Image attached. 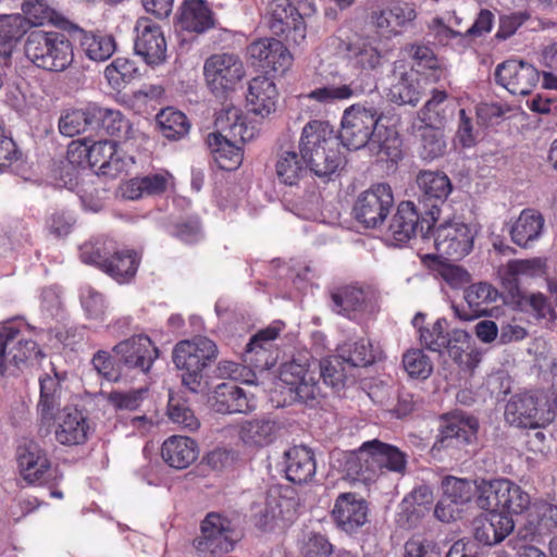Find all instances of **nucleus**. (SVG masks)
I'll list each match as a JSON object with an SVG mask.
<instances>
[{
    "mask_svg": "<svg viewBox=\"0 0 557 557\" xmlns=\"http://www.w3.org/2000/svg\"><path fill=\"white\" fill-rule=\"evenodd\" d=\"M286 479L295 484L310 482L317 471L314 453L307 446H293L284 453Z\"/></svg>",
    "mask_w": 557,
    "mask_h": 557,
    "instance_id": "obj_35",
    "label": "nucleus"
},
{
    "mask_svg": "<svg viewBox=\"0 0 557 557\" xmlns=\"http://www.w3.org/2000/svg\"><path fill=\"white\" fill-rule=\"evenodd\" d=\"M22 12L24 21L27 20L35 26L59 22V13L53 8L52 0H23Z\"/></svg>",
    "mask_w": 557,
    "mask_h": 557,
    "instance_id": "obj_53",
    "label": "nucleus"
},
{
    "mask_svg": "<svg viewBox=\"0 0 557 557\" xmlns=\"http://www.w3.org/2000/svg\"><path fill=\"white\" fill-rule=\"evenodd\" d=\"M169 233L186 244H194L202 238L201 227L198 219H189L173 224Z\"/></svg>",
    "mask_w": 557,
    "mask_h": 557,
    "instance_id": "obj_64",
    "label": "nucleus"
},
{
    "mask_svg": "<svg viewBox=\"0 0 557 557\" xmlns=\"http://www.w3.org/2000/svg\"><path fill=\"white\" fill-rule=\"evenodd\" d=\"M373 295L369 289L355 285L339 287L332 292V309L338 314L356 319L358 314L372 309Z\"/></svg>",
    "mask_w": 557,
    "mask_h": 557,
    "instance_id": "obj_33",
    "label": "nucleus"
},
{
    "mask_svg": "<svg viewBox=\"0 0 557 557\" xmlns=\"http://www.w3.org/2000/svg\"><path fill=\"white\" fill-rule=\"evenodd\" d=\"M301 10L285 0H272L267 7L265 22L270 32L290 46H301L307 37V24Z\"/></svg>",
    "mask_w": 557,
    "mask_h": 557,
    "instance_id": "obj_12",
    "label": "nucleus"
},
{
    "mask_svg": "<svg viewBox=\"0 0 557 557\" xmlns=\"http://www.w3.org/2000/svg\"><path fill=\"white\" fill-rule=\"evenodd\" d=\"M281 506L278 492L271 490L263 496L262 502L255 503L252 506L256 524L267 529L282 513Z\"/></svg>",
    "mask_w": 557,
    "mask_h": 557,
    "instance_id": "obj_55",
    "label": "nucleus"
},
{
    "mask_svg": "<svg viewBox=\"0 0 557 557\" xmlns=\"http://www.w3.org/2000/svg\"><path fill=\"white\" fill-rule=\"evenodd\" d=\"M544 273V263L539 258L510 260L506 267L505 280L517 285L520 280L540 276Z\"/></svg>",
    "mask_w": 557,
    "mask_h": 557,
    "instance_id": "obj_54",
    "label": "nucleus"
},
{
    "mask_svg": "<svg viewBox=\"0 0 557 557\" xmlns=\"http://www.w3.org/2000/svg\"><path fill=\"white\" fill-rule=\"evenodd\" d=\"M97 124L100 122L102 129L108 136L117 139H129L131 124L127 119L117 110L96 107Z\"/></svg>",
    "mask_w": 557,
    "mask_h": 557,
    "instance_id": "obj_52",
    "label": "nucleus"
},
{
    "mask_svg": "<svg viewBox=\"0 0 557 557\" xmlns=\"http://www.w3.org/2000/svg\"><path fill=\"white\" fill-rule=\"evenodd\" d=\"M168 413L173 423L188 431H195L200 425L193 410L185 403L175 400L174 398H170L169 400Z\"/></svg>",
    "mask_w": 557,
    "mask_h": 557,
    "instance_id": "obj_60",
    "label": "nucleus"
},
{
    "mask_svg": "<svg viewBox=\"0 0 557 557\" xmlns=\"http://www.w3.org/2000/svg\"><path fill=\"white\" fill-rule=\"evenodd\" d=\"M478 420L468 414L454 413L444 419L435 446L441 448L467 445L476 438Z\"/></svg>",
    "mask_w": 557,
    "mask_h": 557,
    "instance_id": "obj_31",
    "label": "nucleus"
},
{
    "mask_svg": "<svg viewBox=\"0 0 557 557\" xmlns=\"http://www.w3.org/2000/svg\"><path fill=\"white\" fill-rule=\"evenodd\" d=\"M89 150L87 169L97 174L115 177L134 163L133 157L119 154L117 141H90Z\"/></svg>",
    "mask_w": 557,
    "mask_h": 557,
    "instance_id": "obj_25",
    "label": "nucleus"
},
{
    "mask_svg": "<svg viewBox=\"0 0 557 557\" xmlns=\"http://www.w3.org/2000/svg\"><path fill=\"white\" fill-rule=\"evenodd\" d=\"M81 302L89 319L100 320L106 313V301L99 292L86 285L81 289Z\"/></svg>",
    "mask_w": 557,
    "mask_h": 557,
    "instance_id": "obj_61",
    "label": "nucleus"
},
{
    "mask_svg": "<svg viewBox=\"0 0 557 557\" xmlns=\"http://www.w3.org/2000/svg\"><path fill=\"white\" fill-rule=\"evenodd\" d=\"M200 529L201 535L194 540L198 552L218 554L233 549L235 531L226 517L210 512L201 522Z\"/></svg>",
    "mask_w": 557,
    "mask_h": 557,
    "instance_id": "obj_20",
    "label": "nucleus"
},
{
    "mask_svg": "<svg viewBox=\"0 0 557 557\" xmlns=\"http://www.w3.org/2000/svg\"><path fill=\"white\" fill-rule=\"evenodd\" d=\"M355 96V90L349 84L339 86H322L311 90L305 97L321 104H330L348 100Z\"/></svg>",
    "mask_w": 557,
    "mask_h": 557,
    "instance_id": "obj_59",
    "label": "nucleus"
},
{
    "mask_svg": "<svg viewBox=\"0 0 557 557\" xmlns=\"http://www.w3.org/2000/svg\"><path fill=\"white\" fill-rule=\"evenodd\" d=\"M388 141H363L357 145L356 141H299V152L306 165L314 175L329 177L334 174L345 162V152L369 148L377 150L380 161H397L401 153L396 145H384ZM395 144L396 141H391Z\"/></svg>",
    "mask_w": 557,
    "mask_h": 557,
    "instance_id": "obj_3",
    "label": "nucleus"
},
{
    "mask_svg": "<svg viewBox=\"0 0 557 557\" xmlns=\"http://www.w3.org/2000/svg\"><path fill=\"white\" fill-rule=\"evenodd\" d=\"M208 404L215 412L247 413L256 408L253 396H249L234 382L219 384L208 398Z\"/></svg>",
    "mask_w": 557,
    "mask_h": 557,
    "instance_id": "obj_28",
    "label": "nucleus"
},
{
    "mask_svg": "<svg viewBox=\"0 0 557 557\" xmlns=\"http://www.w3.org/2000/svg\"><path fill=\"white\" fill-rule=\"evenodd\" d=\"M134 51L149 66H159L166 61L168 45L161 26L147 16L136 21Z\"/></svg>",
    "mask_w": 557,
    "mask_h": 557,
    "instance_id": "obj_19",
    "label": "nucleus"
},
{
    "mask_svg": "<svg viewBox=\"0 0 557 557\" xmlns=\"http://www.w3.org/2000/svg\"><path fill=\"white\" fill-rule=\"evenodd\" d=\"M339 359L338 356L317 362L305 357L294 358L282 364L280 379L289 386L298 401L313 406L323 396L320 379L332 387L344 384L345 374Z\"/></svg>",
    "mask_w": 557,
    "mask_h": 557,
    "instance_id": "obj_2",
    "label": "nucleus"
},
{
    "mask_svg": "<svg viewBox=\"0 0 557 557\" xmlns=\"http://www.w3.org/2000/svg\"><path fill=\"white\" fill-rule=\"evenodd\" d=\"M77 38L81 50L91 61H107L116 51V40L111 34L79 28Z\"/></svg>",
    "mask_w": 557,
    "mask_h": 557,
    "instance_id": "obj_40",
    "label": "nucleus"
},
{
    "mask_svg": "<svg viewBox=\"0 0 557 557\" xmlns=\"http://www.w3.org/2000/svg\"><path fill=\"white\" fill-rule=\"evenodd\" d=\"M285 44L275 37L259 38L247 47V55L251 64L264 74L283 76L294 62V57Z\"/></svg>",
    "mask_w": 557,
    "mask_h": 557,
    "instance_id": "obj_16",
    "label": "nucleus"
},
{
    "mask_svg": "<svg viewBox=\"0 0 557 557\" xmlns=\"http://www.w3.org/2000/svg\"><path fill=\"white\" fill-rule=\"evenodd\" d=\"M182 29L201 34L214 26L213 12L203 0H186L178 17Z\"/></svg>",
    "mask_w": 557,
    "mask_h": 557,
    "instance_id": "obj_41",
    "label": "nucleus"
},
{
    "mask_svg": "<svg viewBox=\"0 0 557 557\" xmlns=\"http://www.w3.org/2000/svg\"><path fill=\"white\" fill-rule=\"evenodd\" d=\"M332 552L333 545L320 533L307 534L300 544V553L304 557H329Z\"/></svg>",
    "mask_w": 557,
    "mask_h": 557,
    "instance_id": "obj_63",
    "label": "nucleus"
},
{
    "mask_svg": "<svg viewBox=\"0 0 557 557\" xmlns=\"http://www.w3.org/2000/svg\"><path fill=\"white\" fill-rule=\"evenodd\" d=\"M425 220H430V216L425 215L423 211L418 213L413 202L403 201L398 205L392 219L389 231L398 243H406L417 234L426 238L431 230L426 228Z\"/></svg>",
    "mask_w": 557,
    "mask_h": 557,
    "instance_id": "obj_27",
    "label": "nucleus"
},
{
    "mask_svg": "<svg viewBox=\"0 0 557 557\" xmlns=\"http://www.w3.org/2000/svg\"><path fill=\"white\" fill-rule=\"evenodd\" d=\"M146 393L145 388L131 389L127 392L113 391L106 395L107 401L116 410H136Z\"/></svg>",
    "mask_w": 557,
    "mask_h": 557,
    "instance_id": "obj_62",
    "label": "nucleus"
},
{
    "mask_svg": "<svg viewBox=\"0 0 557 557\" xmlns=\"http://www.w3.org/2000/svg\"><path fill=\"white\" fill-rule=\"evenodd\" d=\"M25 21L20 14L0 16V57L10 61L17 41L25 35Z\"/></svg>",
    "mask_w": 557,
    "mask_h": 557,
    "instance_id": "obj_45",
    "label": "nucleus"
},
{
    "mask_svg": "<svg viewBox=\"0 0 557 557\" xmlns=\"http://www.w3.org/2000/svg\"><path fill=\"white\" fill-rule=\"evenodd\" d=\"M337 50L355 69L360 71H374L382 62V54L372 40L358 34L341 38Z\"/></svg>",
    "mask_w": 557,
    "mask_h": 557,
    "instance_id": "obj_24",
    "label": "nucleus"
},
{
    "mask_svg": "<svg viewBox=\"0 0 557 557\" xmlns=\"http://www.w3.org/2000/svg\"><path fill=\"white\" fill-rule=\"evenodd\" d=\"M198 454L197 443L187 436H170L161 448L163 460L175 469L189 467L198 458Z\"/></svg>",
    "mask_w": 557,
    "mask_h": 557,
    "instance_id": "obj_38",
    "label": "nucleus"
},
{
    "mask_svg": "<svg viewBox=\"0 0 557 557\" xmlns=\"http://www.w3.org/2000/svg\"><path fill=\"white\" fill-rule=\"evenodd\" d=\"M414 5L405 1H393L387 8L372 11L374 26L387 34H398V28L416 18Z\"/></svg>",
    "mask_w": 557,
    "mask_h": 557,
    "instance_id": "obj_37",
    "label": "nucleus"
},
{
    "mask_svg": "<svg viewBox=\"0 0 557 557\" xmlns=\"http://www.w3.org/2000/svg\"><path fill=\"white\" fill-rule=\"evenodd\" d=\"M499 294L488 283L472 284L465 290V300L467 301L471 313L461 312L458 307H453L455 314L463 321H470L478 317L488 313V306L495 302Z\"/></svg>",
    "mask_w": 557,
    "mask_h": 557,
    "instance_id": "obj_39",
    "label": "nucleus"
},
{
    "mask_svg": "<svg viewBox=\"0 0 557 557\" xmlns=\"http://www.w3.org/2000/svg\"><path fill=\"white\" fill-rule=\"evenodd\" d=\"M97 124L96 106L67 109L59 119V131L65 137L78 136Z\"/></svg>",
    "mask_w": 557,
    "mask_h": 557,
    "instance_id": "obj_44",
    "label": "nucleus"
},
{
    "mask_svg": "<svg viewBox=\"0 0 557 557\" xmlns=\"http://www.w3.org/2000/svg\"><path fill=\"white\" fill-rule=\"evenodd\" d=\"M394 207V195L386 183H377L362 191L356 199L355 219L367 228L381 226Z\"/></svg>",
    "mask_w": 557,
    "mask_h": 557,
    "instance_id": "obj_14",
    "label": "nucleus"
},
{
    "mask_svg": "<svg viewBox=\"0 0 557 557\" xmlns=\"http://www.w3.org/2000/svg\"><path fill=\"white\" fill-rule=\"evenodd\" d=\"M420 190L419 205L423 213L430 216L425 220L426 228L432 230L440 216V207L446 201L453 190L449 177L440 171H420L417 176Z\"/></svg>",
    "mask_w": 557,
    "mask_h": 557,
    "instance_id": "obj_18",
    "label": "nucleus"
},
{
    "mask_svg": "<svg viewBox=\"0 0 557 557\" xmlns=\"http://www.w3.org/2000/svg\"><path fill=\"white\" fill-rule=\"evenodd\" d=\"M277 431L271 420H252L242 424L239 435L248 445L267 446L275 440Z\"/></svg>",
    "mask_w": 557,
    "mask_h": 557,
    "instance_id": "obj_50",
    "label": "nucleus"
},
{
    "mask_svg": "<svg viewBox=\"0 0 557 557\" xmlns=\"http://www.w3.org/2000/svg\"><path fill=\"white\" fill-rule=\"evenodd\" d=\"M216 356V345L207 337L199 336L177 343L173 349V362L183 371V385L191 393H198L201 389L202 371Z\"/></svg>",
    "mask_w": 557,
    "mask_h": 557,
    "instance_id": "obj_7",
    "label": "nucleus"
},
{
    "mask_svg": "<svg viewBox=\"0 0 557 557\" xmlns=\"http://www.w3.org/2000/svg\"><path fill=\"white\" fill-rule=\"evenodd\" d=\"M447 352L463 372L469 373L474 371L482 359L481 352L471 346L469 334L461 330L453 332V341Z\"/></svg>",
    "mask_w": 557,
    "mask_h": 557,
    "instance_id": "obj_43",
    "label": "nucleus"
},
{
    "mask_svg": "<svg viewBox=\"0 0 557 557\" xmlns=\"http://www.w3.org/2000/svg\"><path fill=\"white\" fill-rule=\"evenodd\" d=\"M16 463L21 478L28 485L53 486L63 474L49 458L48 451L34 440H25L16 448Z\"/></svg>",
    "mask_w": 557,
    "mask_h": 557,
    "instance_id": "obj_11",
    "label": "nucleus"
},
{
    "mask_svg": "<svg viewBox=\"0 0 557 557\" xmlns=\"http://www.w3.org/2000/svg\"><path fill=\"white\" fill-rule=\"evenodd\" d=\"M557 412V388L512 396L506 405L505 418L518 428L541 429L549 425Z\"/></svg>",
    "mask_w": 557,
    "mask_h": 557,
    "instance_id": "obj_6",
    "label": "nucleus"
},
{
    "mask_svg": "<svg viewBox=\"0 0 557 557\" xmlns=\"http://www.w3.org/2000/svg\"><path fill=\"white\" fill-rule=\"evenodd\" d=\"M67 373L51 367L39 379L36 412L40 426L53 428L54 440L62 446L84 444L90 431L87 417L76 406L66 403Z\"/></svg>",
    "mask_w": 557,
    "mask_h": 557,
    "instance_id": "obj_1",
    "label": "nucleus"
},
{
    "mask_svg": "<svg viewBox=\"0 0 557 557\" xmlns=\"http://www.w3.org/2000/svg\"><path fill=\"white\" fill-rule=\"evenodd\" d=\"M339 358L352 367H366L375 361L381 354L368 338L350 339L338 349Z\"/></svg>",
    "mask_w": 557,
    "mask_h": 557,
    "instance_id": "obj_46",
    "label": "nucleus"
},
{
    "mask_svg": "<svg viewBox=\"0 0 557 557\" xmlns=\"http://www.w3.org/2000/svg\"><path fill=\"white\" fill-rule=\"evenodd\" d=\"M138 76L136 62L129 58H115L104 69V77L108 84L115 90H120Z\"/></svg>",
    "mask_w": 557,
    "mask_h": 557,
    "instance_id": "obj_51",
    "label": "nucleus"
},
{
    "mask_svg": "<svg viewBox=\"0 0 557 557\" xmlns=\"http://www.w3.org/2000/svg\"><path fill=\"white\" fill-rule=\"evenodd\" d=\"M306 162L295 148L282 149L276 161V175L285 185H295L298 183L306 170Z\"/></svg>",
    "mask_w": 557,
    "mask_h": 557,
    "instance_id": "obj_47",
    "label": "nucleus"
},
{
    "mask_svg": "<svg viewBox=\"0 0 557 557\" xmlns=\"http://www.w3.org/2000/svg\"><path fill=\"white\" fill-rule=\"evenodd\" d=\"M114 352L120 364L127 369L138 370L144 374L149 372L159 355L158 348L144 334L122 341L115 345Z\"/></svg>",
    "mask_w": 557,
    "mask_h": 557,
    "instance_id": "obj_23",
    "label": "nucleus"
},
{
    "mask_svg": "<svg viewBox=\"0 0 557 557\" xmlns=\"http://www.w3.org/2000/svg\"><path fill=\"white\" fill-rule=\"evenodd\" d=\"M513 528L515 523L509 516L488 509V512L473 519L471 529L475 541L492 546L504 541Z\"/></svg>",
    "mask_w": 557,
    "mask_h": 557,
    "instance_id": "obj_29",
    "label": "nucleus"
},
{
    "mask_svg": "<svg viewBox=\"0 0 557 557\" xmlns=\"http://www.w3.org/2000/svg\"><path fill=\"white\" fill-rule=\"evenodd\" d=\"M156 121L166 139H181L187 136L191 126L186 114L172 107L162 109L157 114Z\"/></svg>",
    "mask_w": 557,
    "mask_h": 557,
    "instance_id": "obj_48",
    "label": "nucleus"
},
{
    "mask_svg": "<svg viewBox=\"0 0 557 557\" xmlns=\"http://www.w3.org/2000/svg\"><path fill=\"white\" fill-rule=\"evenodd\" d=\"M256 136V127L247 123L239 110L232 108L218 113L214 131L207 139H253Z\"/></svg>",
    "mask_w": 557,
    "mask_h": 557,
    "instance_id": "obj_34",
    "label": "nucleus"
},
{
    "mask_svg": "<svg viewBox=\"0 0 557 557\" xmlns=\"http://www.w3.org/2000/svg\"><path fill=\"white\" fill-rule=\"evenodd\" d=\"M399 67L400 66L397 65L395 67V82L392 83L391 87L388 88L387 98L389 99V101L399 106H416L420 101L422 96L417 73H414L413 71H404L397 73V70Z\"/></svg>",
    "mask_w": 557,
    "mask_h": 557,
    "instance_id": "obj_42",
    "label": "nucleus"
},
{
    "mask_svg": "<svg viewBox=\"0 0 557 557\" xmlns=\"http://www.w3.org/2000/svg\"><path fill=\"white\" fill-rule=\"evenodd\" d=\"M44 352L37 343L24 338L13 322L5 323L0 330V372L15 376L34 366Z\"/></svg>",
    "mask_w": 557,
    "mask_h": 557,
    "instance_id": "obj_8",
    "label": "nucleus"
},
{
    "mask_svg": "<svg viewBox=\"0 0 557 557\" xmlns=\"http://www.w3.org/2000/svg\"><path fill=\"white\" fill-rule=\"evenodd\" d=\"M475 230L461 221H448L434 231V247L447 260H460L473 248Z\"/></svg>",
    "mask_w": 557,
    "mask_h": 557,
    "instance_id": "obj_17",
    "label": "nucleus"
},
{
    "mask_svg": "<svg viewBox=\"0 0 557 557\" xmlns=\"http://www.w3.org/2000/svg\"><path fill=\"white\" fill-rule=\"evenodd\" d=\"M447 321L438 319L431 329H420V342L428 349L435 352L447 350L453 336L446 332Z\"/></svg>",
    "mask_w": 557,
    "mask_h": 557,
    "instance_id": "obj_56",
    "label": "nucleus"
},
{
    "mask_svg": "<svg viewBox=\"0 0 557 557\" xmlns=\"http://www.w3.org/2000/svg\"><path fill=\"white\" fill-rule=\"evenodd\" d=\"M245 73L244 63L235 53H214L203 63L206 85L215 96H224L234 90Z\"/></svg>",
    "mask_w": 557,
    "mask_h": 557,
    "instance_id": "obj_13",
    "label": "nucleus"
},
{
    "mask_svg": "<svg viewBox=\"0 0 557 557\" xmlns=\"http://www.w3.org/2000/svg\"><path fill=\"white\" fill-rule=\"evenodd\" d=\"M530 495L508 479L480 480L476 506L483 510H496L504 515H520L529 509Z\"/></svg>",
    "mask_w": 557,
    "mask_h": 557,
    "instance_id": "obj_10",
    "label": "nucleus"
},
{
    "mask_svg": "<svg viewBox=\"0 0 557 557\" xmlns=\"http://www.w3.org/2000/svg\"><path fill=\"white\" fill-rule=\"evenodd\" d=\"M480 480L471 481L468 479L447 475L442 480L443 496L437 502L434 515L442 521L449 523L460 517L462 507L470 503L474 496L479 497Z\"/></svg>",
    "mask_w": 557,
    "mask_h": 557,
    "instance_id": "obj_15",
    "label": "nucleus"
},
{
    "mask_svg": "<svg viewBox=\"0 0 557 557\" xmlns=\"http://www.w3.org/2000/svg\"><path fill=\"white\" fill-rule=\"evenodd\" d=\"M537 516L540 518L537 524L523 535L532 542H541L545 534L557 528V505L549 503L537 505Z\"/></svg>",
    "mask_w": 557,
    "mask_h": 557,
    "instance_id": "obj_58",
    "label": "nucleus"
},
{
    "mask_svg": "<svg viewBox=\"0 0 557 557\" xmlns=\"http://www.w3.org/2000/svg\"><path fill=\"white\" fill-rule=\"evenodd\" d=\"M114 249L113 240L97 239L82 245L79 257L84 263L99 268L117 283H127L136 275L140 256L132 249L115 251V260L127 263L126 269H120L119 265L109 263Z\"/></svg>",
    "mask_w": 557,
    "mask_h": 557,
    "instance_id": "obj_9",
    "label": "nucleus"
},
{
    "mask_svg": "<svg viewBox=\"0 0 557 557\" xmlns=\"http://www.w3.org/2000/svg\"><path fill=\"white\" fill-rule=\"evenodd\" d=\"M541 72L532 64L509 59L497 65L495 81L510 94L530 95L540 83Z\"/></svg>",
    "mask_w": 557,
    "mask_h": 557,
    "instance_id": "obj_21",
    "label": "nucleus"
},
{
    "mask_svg": "<svg viewBox=\"0 0 557 557\" xmlns=\"http://www.w3.org/2000/svg\"><path fill=\"white\" fill-rule=\"evenodd\" d=\"M408 456L398 447L379 440L364 442L351 451L346 460L347 471L370 479L376 471H387L404 475Z\"/></svg>",
    "mask_w": 557,
    "mask_h": 557,
    "instance_id": "obj_5",
    "label": "nucleus"
},
{
    "mask_svg": "<svg viewBox=\"0 0 557 557\" xmlns=\"http://www.w3.org/2000/svg\"><path fill=\"white\" fill-rule=\"evenodd\" d=\"M277 96L274 82L265 75H260L249 82L246 99L250 111L264 117L275 111Z\"/></svg>",
    "mask_w": 557,
    "mask_h": 557,
    "instance_id": "obj_36",
    "label": "nucleus"
},
{
    "mask_svg": "<svg viewBox=\"0 0 557 557\" xmlns=\"http://www.w3.org/2000/svg\"><path fill=\"white\" fill-rule=\"evenodd\" d=\"M545 231L543 214L533 208L523 209L508 226L510 239L517 246L528 249L541 239Z\"/></svg>",
    "mask_w": 557,
    "mask_h": 557,
    "instance_id": "obj_32",
    "label": "nucleus"
},
{
    "mask_svg": "<svg viewBox=\"0 0 557 557\" xmlns=\"http://www.w3.org/2000/svg\"><path fill=\"white\" fill-rule=\"evenodd\" d=\"M381 126L382 120L371 110L352 104L344 111L339 139H381L376 135Z\"/></svg>",
    "mask_w": 557,
    "mask_h": 557,
    "instance_id": "obj_26",
    "label": "nucleus"
},
{
    "mask_svg": "<svg viewBox=\"0 0 557 557\" xmlns=\"http://www.w3.org/2000/svg\"><path fill=\"white\" fill-rule=\"evenodd\" d=\"M24 52L36 67L48 72H64L74 62L70 37L58 30H32L25 39Z\"/></svg>",
    "mask_w": 557,
    "mask_h": 557,
    "instance_id": "obj_4",
    "label": "nucleus"
},
{
    "mask_svg": "<svg viewBox=\"0 0 557 557\" xmlns=\"http://www.w3.org/2000/svg\"><path fill=\"white\" fill-rule=\"evenodd\" d=\"M283 327L284 324L277 321L255 334L246 346L244 362L258 371L274 367L278 358L274 341Z\"/></svg>",
    "mask_w": 557,
    "mask_h": 557,
    "instance_id": "obj_22",
    "label": "nucleus"
},
{
    "mask_svg": "<svg viewBox=\"0 0 557 557\" xmlns=\"http://www.w3.org/2000/svg\"><path fill=\"white\" fill-rule=\"evenodd\" d=\"M332 516L339 529L354 533L368 521V505L355 493H342L335 500Z\"/></svg>",
    "mask_w": 557,
    "mask_h": 557,
    "instance_id": "obj_30",
    "label": "nucleus"
},
{
    "mask_svg": "<svg viewBox=\"0 0 557 557\" xmlns=\"http://www.w3.org/2000/svg\"><path fill=\"white\" fill-rule=\"evenodd\" d=\"M403 366L407 374L417 380L428 379L433 371L432 361L421 349L408 350L403 357Z\"/></svg>",
    "mask_w": 557,
    "mask_h": 557,
    "instance_id": "obj_57",
    "label": "nucleus"
},
{
    "mask_svg": "<svg viewBox=\"0 0 557 557\" xmlns=\"http://www.w3.org/2000/svg\"><path fill=\"white\" fill-rule=\"evenodd\" d=\"M245 141H208V147L216 165L224 171H234L244 159Z\"/></svg>",
    "mask_w": 557,
    "mask_h": 557,
    "instance_id": "obj_49",
    "label": "nucleus"
}]
</instances>
